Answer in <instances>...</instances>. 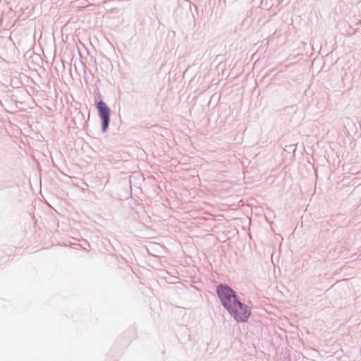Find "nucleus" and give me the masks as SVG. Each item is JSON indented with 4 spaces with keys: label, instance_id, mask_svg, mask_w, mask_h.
I'll return each mask as SVG.
<instances>
[{
    "label": "nucleus",
    "instance_id": "nucleus-1",
    "mask_svg": "<svg viewBox=\"0 0 361 361\" xmlns=\"http://www.w3.org/2000/svg\"><path fill=\"white\" fill-rule=\"evenodd\" d=\"M216 292L221 304L228 312L233 308V304L240 300L236 292L226 283H219L216 286Z\"/></svg>",
    "mask_w": 361,
    "mask_h": 361
},
{
    "label": "nucleus",
    "instance_id": "nucleus-4",
    "mask_svg": "<svg viewBox=\"0 0 361 361\" xmlns=\"http://www.w3.org/2000/svg\"><path fill=\"white\" fill-rule=\"evenodd\" d=\"M95 94H97V96L99 97V99H102V95L98 88L97 89Z\"/></svg>",
    "mask_w": 361,
    "mask_h": 361
},
{
    "label": "nucleus",
    "instance_id": "nucleus-3",
    "mask_svg": "<svg viewBox=\"0 0 361 361\" xmlns=\"http://www.w3.org/2000/svg\"><path fill=\"white\" fill-rule=\"evenodd\" d=\"M95 106L102 122V132L105 133L110 123L111 109L102 99H95Z\"/></svg>",
    "mask_w": 361,
    "mask_h": 361
},
{
    "label": "nucleus",
    "instance_id": "nucleus-2",
    "mask_svg": "<svg viewBox=\"0 0 361 361\" xmlns=\"http://www.w3.org/2000/svg\"><path fill=\"white\" fill-rule=\"evenodd\" d=\"M228 313L237 322H246L251 315V310L248 305L242 302L240 299L233 304Z\"/></svg>",
    "mask_w": 361,
    "mask_h": 361
}]
</instances>
